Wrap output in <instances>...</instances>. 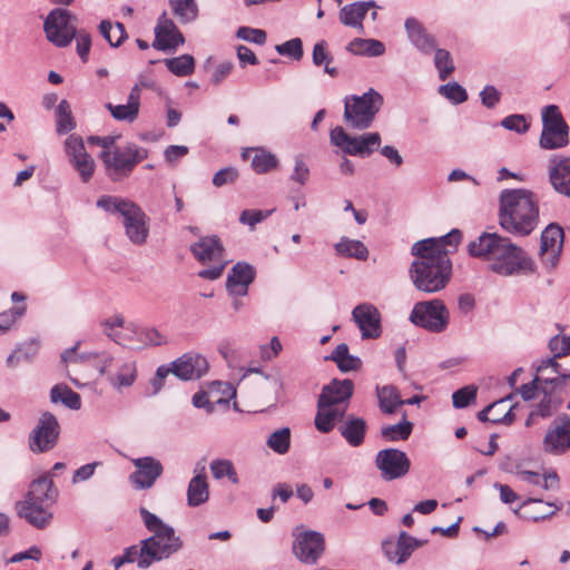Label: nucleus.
Returning <instances> with one entry per match:
<instances>
[{"mask_svg":"<svg viewBox=\"0 0 570 570\" xmlns=\"http://www.w3.org/2000/svg\"><path fill=\"white\" fill-rule=\"evenodd\" d=\"M461 238V232L452 229L442 237L425 238L412 245L411 254L416 258L409 268V275L417 291L432 294L446 286L452 271L446 247L455 248Z\"/></svg>","mask_w":570,"mask_h":570,"instance_id":"1","label":"nucleus"},{"mask_svg":"<svg viewBox=\"0 0 570 570\" xmlns=\"http://www.w3.org/2000/svg\"><path fill=\"white\" fill-rule=\"evenodd\" d=\"M139 514L144 525L153 534L138 544L126 548L122 556L115 557L112 564L116 569L125 563H136L139 569H148L153 563L170 558L184 547V541L176 534L175 529L158 515L144 507L139 509Z\"/></svg>","mask_w":570,"mask_h":570,"instance_id":"2","label":"nucleus"},{"mask_svg":"<svg viewBox=\"0 0 570 570\" xmlns=\"http://www.w3.org/2000/svg\"><path fill=\"white\" fill-rule=\"evenodd\" d=\"M468 252L488 263V268L501 276H513L533 271L532 261L525 252L508 237L498 233H482L470 242Z\"/></svg>","mask_w":570,"mask_h":570,"instance_id":"3","label":"nucleus"},{"mask_svg":"<svg viewBox=\"0 0 570 570\" xmlns=\"http://www.w3.org/2000/svg\"><path fill=\"white\" fill-rule=\"evenodd\" d=\"M499 224L508 233L527 236L539 223V199L529 189H504L500 194Z\"/></svg>","mask_w":570,"mask_h":570,"instance_id":"4","label":"nucleus"},{"mask_svg":"<svg viewBox=\"0 0 570 570\" xmlns=\"http://www.w3.org/2000/svg\"><path fill=\"white\" fill-rule=\"evenodd\" d=\"M97 206L111 214L122 217V226L129 242L134 245H145L149 236V217L140 206L129 199L115 196H102Z\"/></svg>","mask_w":570,"mask_h":570,"instance_id":"5","label":"nucleus"},{"mask_svg":"<svg viewBox=\"0 0 570 570\" xmlns=\"http://www.w3.org/2000/svg\"><path fill=\"white\" fill-rule=\"evenodd\" d=\"M382 106L383 97L374 89H370L362 96H347L344 99V121L352 129H367Z\"/></svg>","mask_w":570,"mask_h":570,"instance_id":"6","label":"nucleus"},{"mask_svg":"<svg viewBox=\"0 0 570 570\" xmlns=\"http://www.w3.org/2000/svg\"><path fill=\"white\" fill-rule=\"evenodd\" d=\"M147 157V149L132 142L115 147L112 150H102L100 154L107 176L114 181L128 177L134 168Z\"/></svg>","mask_w":570,"mask_h":570,"instance_id":"7","label":"nucleus"},{"mask_svg":"<svg viewBox=\"0 0 570 570\" xmlns=\"http://www.w3.org/2000/svg\"><path fill=\"white\" fill-rule=\"evenodd\" d=\"M542 131L539 145L542 149L551 150L568 146L569 126L557 105L542 108Z\"/></svg>","mask_w":570,"mask_h":570,"instance_id":"8","label":"nucleus"},{"mask_svg":"<svg viewBox=\"0 0 570 570\" xmlns=\"http://www.w3.org/2000/svg\"><path fill=\"white\" fill-rule=\"evenodd\" d=\"M330 140L345 154L365 158L379 149L381 135L379 132H365L358 136H351L343 127L338 126L331 130Z\"/></svg>","mask_w":570,"mask_h":570,"instance_id":"9","label":"nucleus"},{"mask_svg":"<svg viewBox=\"0 0 570 570\" xmlns=\"http://www.w3.org/2000/svg\"><path fill=\"white\" fill-rule=\"evenodd\" d=\"M449 309L445 304L438 298L416 303L410 315V321L414 325L432 333L443 332L449 324Z\"/></svg>","mask_w":570,"mask_h":570,"instance_id":"10","label":"nucleus"},{"mask_svg":"<svg viewBox=\"0 0 570 570\" xmlns=\"http://www.w3.org/2000/svg\"><path fill=\"white\" fill-rule=\"evenodd\" d=\"M543 397L534 410L541 417L551 416L562 403V394L570 393V374L561 373L547 376L541 386Z\"/></svg>","mask_w":570,"mask_h":570,"instance_id":"11","label":"nucleus"},{"mask_svg":"<svg viewBox=\"0 0 570 570\" xmlns=\"http://www.w3.org/2000/svg\"><path fill=\"white\" fill-rule=\"evenodd\" d=\"M76 18L65 9H53L46 18L43 28L47 39L57 47L70 45L76 36Z\"/></svg>","mask_w":570,"mask_h":570,"instance_id":"12","label":"nucleus"},{"mask_svg":"<svg viewBox=\"0 0 570 570\" xmlns=\"http://www.w3.org/2000/svg\"><path fill=\"white\" fill-rule=\"evenodd\" d=\"M375 466L384 481H393L405 476L411 468L407 454L399 449H383L375 456Z\"/></svg>","mask_w":570,"mask_h":570,"instance_id":"13","label":"nucleus"},{"mask_svg":"<svg viewBox=\"0 0 570 570\" xmlns=\"http://www.w3.org/2000/svg\"><path fill=\"white\" fill-rule=\"evenodd\" d=\"M60 425L57 417L45 412L38 420V423L29 438V448L33 453H43L51 450L59 436Z\"/></svg>","mask_w":570,"mask_h":570,"instance_id":"14","label":"nucleus"},{"mask_svg":"<svg viewBox=\"0 0 570 570\" xmlns=\"http://www.w3.org/2000/svg\"><path fill=\"white\" fill-rule=\"evenodd\" d=\"M66 154L69 161L79 174L83 183H88L96 168L94 158L87 153L80 136L70 135L65 141Z\"/></svg>","mask_w":570,"mask_h":570,"instance_id":"15","label":"nucleus"},{"mask_svg":"<svg viewBox=\"0 0 570 570\" xmlns=\"http://www.w3.org/2000/svg\"><path fill=\"white\" fill-rule=\"evenodd\" d=\"M171 373L183 381L198 380L208 371V361L199 353L188 352L170 363Z\"/></svg>","mask_w":570,"mask_h":570,"instance_id":"16","label":"nucleus"},{"mask_svg":"<svg viewBox=\"0 0 570 570\" xmlns=\"http://www.w3.org/2000/svg\"><path fill=\"white\" fill-rule=\"evenodd\" d=\"M563 235V229L557 224H550L541 234L540 256L548 268L556 267L559 262Z\"/></svg>","mask_w":570,"mask_h":570,"instance_id":"17","label":"nucleus"},{"mask_svg":"<svg viewBox=\"0 0 570 570\" xmlns=\"http://www.w3.org/2000/svg\"><path fill=\"white\" fill-rule=\"evenodd\" d=\"M546 452L560 455L570 450V416L564 415L553 422L543 439Z\"/></svg>","mask_w":570,"mask_h":570,"instance_id":"18","label":"nucleus"},{"mask_svg":"<svg viewBox=\"0 0 570 570\" xmlns=\"http://www.w3.org/2000/svg\"><path fill=\"white\" fill-rule=\"evenodd\" d=\"M136 471L129 476L134 487L138 490L151 488L163 474L164 468L159 460L153 456L134 459Z\"/></svg>","mask_w":570,"mask_h":570,"instance_id":"19","label":"nucleus"},{"mask_svg":"<svg viewBox=\"0 0 570 570\" xmlns=\"http://www.w3.org/2000/svg\"><path fill=\"white\" fill-rule=\"evenodd\" d=\"M293 551L305 563H315L324 551V537L316 531H304L296 535Z\"/></svg>","mask_w":570,"mask_h":570,"instance_id":"20","label":"nucleus"},{"mask_svg":"<svg viewBox=\"0 0 570 570\" xmlns=\"http://www.w3.org/2000/svg\"><path fill=\"white\" fill-rule=\"evenodd\" d=\"M352 317L362 333V338L370 340L381 336V314L374 305L363 303L355 306Z\"/></svg>","mask_w":570,"mask_h":570,"instance_id":"21","label":"nucleus"},{"mask_svg":"<svg viewBox=\"0 0 570 570\" xmlns=\"http://www.w3.org/2000/svg\"><path fill=\"white\" fill-rule=\"evenodd\" d=\"M155 36L153 47L163 51L175 50L185 42L183 33L171 20L165 18V14L155 28Z\"/></svg>","mask_w":570,"mask_h":570,"instance_id":"22","label":"nucleus"},{"mask_svg":"<svg viewBox=\"0 0 570 570\" xmlns=\"http://www.w3.org/2000/svg\"><path fill=\"white\" fill-rule=\"evenodd\" d=\"M49 508L48 504H40L39 502L24 499L17 503V513L32 527L45 529L53 518Z\"/></svg>","mask_w":570,"mask_h":570,"instance_id":"23","label":"nucleus"},{"mask_svg":"<svg viewBox=\"0 0 570 570\" xmlns=\"http://www.w3.org/2000/svg\"><path fill=\"white\" fill-rule=\"evenodd\" d=\"M254 278V267L247 263L238 262L227 276L226 288L230 295L245 296Z\"/></svg>","mask_w":570,"mask_h":570,"instance_id":"24","label":"nucleus"},{"mask_svg":"<svg viewBox=\"0 0 570 570\" xmlns=\"http://www.w3.org/2000/svg\"><path fill=\"white\" fill-rule=\"evenodd\" d=\"M354 383L352 380H337L334 379L331 383L326 384L322 389V393L318 399H322L324 402L343 407L345 405V410L347 409L350 399L353 395Z\"/></svg>","mask_w":570,"mask_h":570,"instance_id":"25","label":"nucleus"},{"mask_svg":"<svg viewBox=\"0 0 570 570\" xmlns=\"http://www.w3.org/2000/svg\"><path fill=\"white\" fill-rule=\"evenodd\" d=\"M142 87H146L144 82L136 83L131 88L127 104L125 105H112L111 102L106 104V108L116 120L132 122L137 119L140 108V92Z\"/></svg>","mask_w":570,"mask_h":570,"instance_id":"26","label":"nucleus"},{"mask_svg":"<svg viewBox=\"0 0 570 570\" xmlns=\"http://www.w3.org/2000/svg\"><path fill=\"white\" fill-rule=\"evenodd\" d=\"M549 180L557 193L570 198V157L550 160Z\"/></svg>","mask_w":570,"mask_h":570,"instance_id":"27","label":"nucleus"},{"mask_svg":"<svg viewBox=\"0 0 570 570\" xmlns=\"http://www.w3.org/2000/svg\"><path fill=\"white\" fill-rule=\"evenodd\" d=\"M559 509L560 507L554 503L543 502L542 499L529 498L514 510V513L527 521L539 522L552 517Z\"/></svg>","mask_w":570,"mask_h":570,"instance_id":"28","label":"nucleus"},{"mask_svg":"<svg viewBox=\"0 0 570 570\" xmlns=\"http://www.w3.org/2000/svg\"><path fill=\"white\" fill-rule=\"evenodd\" d=\"M379 8L375 1H356L341 8L338 19L346 27L363 32V19L371 9Z\"/></svg>","mask_w":570,"mask_h":570,"instance_id":"29","label":"nucleus"},{"mask_svg":"<svg viewBox=\"0 0 570 570\" xmlns=\"http://www.w3.org/2000/svg\"><path fill=\"white\" fill-rule=\"evenodd\" d=\"M193 255L203 264L222 262L224 248L217 236L200 237L190 246Z\"/></svg>","mask_w":570,"mask_h":570,"instance_id":"30","label":"nucleus"},{"mask_svg":"<svg viewBox=\"0 0 570 570\" xmlns=\"http://www.w3.org/2000/svg\"><path fill=\"white\" fill-rule=\"evenodd\" d=\"M57 498L58 490L53 487L52 478L48 473L31 482L24 499L51 507Z\"/></svg>","mask_w":570,"mask_h":570,"instance_id":"31","label":"nucleus"},{"mask_svg":"<svg viewBox=\"0 0 570 570\" xmlns=\"http://www.w3.org/2000/svg\"><path fill=\"white\" fill-rule=\"evenodd\" d=\"M407 37L412 45L423 53H430L436 48V42L424 26L415 18L411 17L404 23Z\"/></svg>","mask_w":570,"mask_h":570,"instance_id":"32","label":"nucleus"},{"mask_svg":"<svg viewBox=\"0 0 570 570\" xmlns=\"http://www.w3.org/2000/svg\"><path fill=\"white\" fill-rule=\"evenodd\" d=\"M345 405L343 407L328 404L322 399L317 401V413L315 416V426L322 433L331 432L335 423L345 415Z\"/></svg>","mask_w":570,"mask_h":570,"instance_id":"33","label":"nucleus"},{"mask_svg":"<svg viewBox=\"0 0 570 570\" xmlns=\"http://www.w3.org/2000/svg\"><path fill=\"white\" fill-rule=\"evenodd\" d=\"M100 326L102 328L104 334L112 340L115 343L131 347V348H138V346L135 344V341L132 337H128L125 335L120 328H125V318L121 314H114L108 318H105L100 322Z\"/></svg>","mask_w":570,"mask_h":570,"instance_id":"34","label":"nucleus"},{"mask_svg":"<svg viewBox=\"0 0 570 570\" xmlns=\"http://www.w3.org/2000/svg\"><path fill=\"white\" fill-rule=\"evenodd\" d=\"M137 380V366L132 361H124L118 364L115 372L108 374L107 381L117 392L130 387Z\"/></svg>","mask_w":570,"mask_h":570,"instance_id":"35","label":"nucleus"},{"mask_svg":"<svg viewBox=\"0 0 570 570\" xmlns=\"http://www.w3.org/2000/svg\"><path fill=\"white\" fill-rule=\"evenodd\" d=\"M560 364L557 363L553 358H547L541 361L540 365L537 367V372L539 375H537L532 382L528 384H523L519 389V393L521 394L522 399L524 401L532 400L535 395V392L538 389L543 385V379H546L548 375H546V372L550 371L554 374H559Z\"/></svg>","mask_w":570,"mask_h":570,"instance_id":"36","label":"nucleus"},{"mask_svg":"<svg viewBox=\"0 0 570 570\" xmlns=\"http://www.w3.org/2000/svg\"><path fill=\"white\" fill-rule=\"evenodd\" d=\"M252 153L254 156L250 165L255 173L265 174L278 167L277 157L264 148H245L242 153L243 159H249Z\"/></svg>","mask_w":570,"mask_h":570,"instance_id":"37","label":"nucleus"},{"mask_svg":"<svg viewBox=\"0 0 570 570\" xmlns=\"http://www.w3.org/2000/svg\"><path fill=\"white\" fill-rule=\"evenodd\" d=\"M366 429V422L354 415H347L345 422L338 428L342 436L352 446H360L364 442Z\"/></svg>","mask_w":570,"mask_h":570,"instance_id":"38","label":"nucleus"},{"mask_svg":"<svg viewBox=\"0 0 570 570\" xmlns=\"http://www.w3.org/2000/svg\"><path fill=\"white\" fill-rule=\"evenodd\" d=\"M515 478L520 482L533 488L540 487L544 490H554L559 488V476L553 471L541 475L538 472L519 470L515 472Z\"/></svg>","mask_w":570,"mask_h":570,"instance_id":"39","label":"nucleus"},{"mask_svg":"<svg viewBox=\"0 0 570 570\" xmlns=\"http://www.w3.org/2000/svg\"><path fill=\"white\" fill-rule=\"evenodd\" d=\"M205 468H202V472L196 474L188 483L187 488V503L189 507H198L207 502L209 498V487Z\"/></svg>","mask_w":570,"mask_h":570,"instance_id":"40","label":"nucleus"},{"mask_svg":"<svg viewBox=\"0 0 570 570\" xmlns=\"http://www.w3.org/2000/svg\"><path fill=\"white\" fill-rule=\"evenodd\" d=\"M325 360L335 362L340 371L344 373L357 371L362 365L360 357L350 354L348 346L345 343L338 344Z\"/></svg>","mask_w":570,"mask_h":570,"instance_id":"41","label":"nucleus"},{"mask_svg":"<svg viewBox=\"0 0 570 570\" xmlns=\"http://www.w3.org/2000/svg\"><path fill=\"white\" fill-rule=\"evenodd\" d=\"M346 50L353 55L380 57L385 52V46L376 39L355 38L346 46Z\"/></svg>","mask_w":570,"mask_h":570,"instance_id":"42","label":"nucleus"},{"mask_svg":"<svg viewBox=\"0 0 570 570\" xmlns=\"http://www.w3.org/2000/svg\"><path fill=\"white\" fill-rule=\"evenodd\" d=\"M336 254L340 256L356 258L358 261H366L368 257L367 247L357 239H351L348 237H342L337 244H335Z\"/></svg>","mask_w":570,"mask_h":570,"instance_id":"43","label":"nucleus"},{"mask_svg":"<svg viewBox=\"0 0 570 570\" xmlns=\"http://www.w3.org/2000/svg\"><path fill=\"white\" fill-rule=\"evenodd\" d=\"M379 405L382 412L393 414L403 404L399 391L393 385H385L376 389Z\"/></svg>","mask_w":570,"mask_h":570,"instance_id":"44","label":"nucleus"},{"mask_svg":"<svg viewBox=\"0 0 570 570\" xmlns=\"http://www.w3.org/2000/svg\"><path fill=\"white\" fill-rule=\"evenodd\" d=\"M312 60L316 67L324 66V71L331 77L338 75L337 68L331 66L334 58L328 52V43L325 40H320L314 45Z\"/></svg>","mask_w":570,"mask_h":570,"instance_id":"45","label":"nucleus"},{"mask_svg":"<svg viewBox=\"0 0 570 570\" xmlns=\"http://www.w3.org/2000/svg\"><path fill=\"white\" fill-rule=\"evenodd\" d=\"M50 400L53 403L61 402L71 410L81 407L80 395L65 384H57L50 391Z\"/></svg>","mask_w":570,"mask_h":570,"instance_id":"46","label":"nucleus"},{"mask_svg":"<svg viewBox=\"0 0 570 570\" xmlns=\"http://www.w3.org/2000/svg\"><path fill=\"white\" fill-rule=\"evenodd\" d=\"M512 399V395H509L504 399H501L499 401H495L494 403L488 405L485 409L480 411L478 413V419L481 422H492V423H503V424H511L514 421V414L512 412L513 406H510L508 411L503 415H493L489 417L490 412H494L500 406L504 405L505 402L510 401Z\"/></svg>","mask_w":570,"mask_h":570,"instance_id":"47","label":"nucleus"},{"mask_svg":"<svg viewBox=\"0 0 570 570\" xmlns=\"http://www.w3.org/2000/svg\"><path fill=\"white\" fill-rule=\"evenodd\" d=\"M99 31L114 48L119 47L128 38L125 26L120 22L104 20L99 24Z\"/></svg>","mask_w":570,"mask_h":570,"instance_id":"48","label":"nucleus"},{"mask_svg":"<svg viewBox=\"0 0 570 570\" xmlns=\"http://www.w3.org/2000/svg\"><path fill=\"white\" fill-rule=\"evenodd\" d=\"M164 62L168 70L178 77H186L195 71V59L188 53L170 59H165Z\"/></svg>","mask_w":570,"mask_h":570,"instance_id":"49","label":"nucleus"},{"mask_svg":"<svg viewBox=\"0 0 570 570\" xmlns=\"http://www.w3.org/2000/svg\"><path fill=\"white\" fill-rule=\"evenodd\" d=\"M169 4L181 23L191 22L198 16V6L195 0H169Z\"/></svg>","mask_w":570,"mask_h":570,"instance_id":"50","label":"nucleus"},{"mask_svg":"<svg viewBox=\"0 0 570 570\" xmlns=\"http://www.w3.org/2000/svg\"><path fill=\"white\" fill-rule=\"evenodd\" d=\"M126 331L137 335V342L135 344L140 347L141 345L158 346L167 343V338L156 328H142L136 332L134 325L130 324L126 327Z\"/></svg>","mask_w":570,"mask_h":570,"instance_id":"51","label":"nucleus"},{"mask_svg":"<svg viewBox=\"0 0 570 570\" xmlns=\"http://www.w3.org/2000/svg\"><path fill=\"white\" fill-rule=\"evenodd\" d=\"M266 445L277 454H286L291 448V430L282 428L274 431L266 440Z\"/></svg>","mask_w":570,"mask_h":570,"instance_id":"52","label":"nucleus"},{"mask_svg":"<svg viewBox=\"0 0 570 570\" xmlns=\"http://www.w3.org/2000/svg\"><path fill=\"white\" fill-rule=\"evenodd\" d=\"M210 472L216 480H220L223 478H228L229 481L234 484L239 482L237 472L234 468V464L230 460L227 459H216L213 460L209 464Z\"/></svg>","mask_w":570,"mask_h":570,"instance_id":"53","label":"nucleus"},{"mask_svg":"<svg viewBox=\"0 0 570 570\" xmlns=\"http://www.w3.org/2000/svg\"><path fill=\"white\" fill-rule=\"evenodd\" d=\"M412 423L407 420L393 425H385L381 429V435L387 441L407 440L412 432Z\"/></svg>","mask_w":570,"mask_h":570,"instance_id":"54","label":"nucleus"},{"mask_svg":"<svg viewBox=\"0 0 570 570\" xmlns=\"http://www.w3.org/2000/svg\"><path fill=\"white\" fill-rule=\"evenodd\" d=\"M76 126L71 115L70 105L67 100H61L57 108V132L67 134Z\"/></svg>","mask_w":570,"mask_h":570,"instance_id":"55","label":"nucleus"},{"mask_svg":"<svg viewBox=\"0 0 570 570\" xmlns=\"http://www.w3.org/2000/svg\"><path fill=\"white\" fill-rule=\"evenodd\" d=\"M434 65L441 80H445L453 71L454 63L450 52L445 49H434Z\"/></svg>","mask_w":570,"mask_h":570,"instance_id":"56","label":"nucleus"},{"mask_svg":"<svg viewBox=\"0 0 570 570\" xmlns=\"http://www.w3.org/2000/svg\"><path fill=\"white\" fill-rule=\"evenodd\" d=\"M426 543V540H417L416 538L407 534L405 531H401L399 534V549L403 550L399 564L404 563L412 552Z\"/></svg>","mask_w":570,"mask_h":570,"instance_id":"57","label":"nucleus"},{"mask_svg":"<svg viewBox=\"0 0 570 570\" xmlns=\"http://www.w3.org/2000/svg\"><path fill=\"white\" fill-rule=\"evenodd\" d=\"M439 92L453 104H462L468 100L466 90L458 82H449L439 88Z\"/></svg>","mask_w":570,"mask_h":570,"instance_id":"58","label":"nucleus"},{"mask_svg":"<svg viewBox=\"0 0 570 570\" xmlns=\"http://www.w3.org/2000/svg\"><path fill=\"white\" fill-rule=\"evenodd\" d=\"M478 387L475 385H466L459 389L452 395L453 406L455 409H464L476 397Z\"/></svg>","mask_w":570,"mask_h":570,"instance_id":"59","label":"nucleus"},{"mask_svg":"<svg viewBox=\"0 0 570 570\" xmlns=\"http://www.w3.org/2000/svg\"><path fill=\"white\" fill-rule=\"evenodd\" d=\"M275 50L282 55L289 57L294 60H301L303 57V42L299 38H293L275 47Z\"/></svg>","mask_w":570,"mask_h":570,"instance_id":"60","label":"nucleus"},{"mask_svg":"<svg viewBox=\"0 0 570 570\" xmlns=\"http://www.w3.org/2000/svg\"><path fill=\"white\" fill-rule=\"evenodd\" d=\"M501 126L508 130L515 131L518 134H525L530 125L523 115H510L502 119Z\"/></svg>","mask_w":570,"mask_h":570,"instance_id":"61","label":"nucleus"},{"mask_svg":"<svg viewBox=\"0 0 570 570\" xmlns=\"http://www.w3.org/2000/svg\"><path fill=\"white\" fill-rule=\"evenodd\" d=\"M272 210H256V209H245L239 215V223L244 225H248L252 229L255 228V226L265 220L269 215Z\"/></svg>","mask_w":570,"mask_h":570,"instance_id":"62","label":"nucleus"},{"mask_svg":"<svg viewBox=\"0 0 570 570\" xmlns=\"http://www.w3.org/2000/svg\"><path fill=\"white\" fill-rule=\"evenodd\" d=\"M549 348L554 354L552 357H560L570 353V336H554L549 341Z\"/></svg>","mask_w":570,"mask_h":570,"instance_id":"63","label":"nucleus"},{"mask_svg":"<svg viewBox=\"0 0 570 570\" xmlns=\"http://www.w3.org/2000/svg\"><path fill=\"white\" fill-rule=\"evenodd\" d=\"M238 178V170L235 167H225L218 170L213 177V185L222 187L224 185L233 184Z\"/></svg>","mask_w":570,"mask_h":570,"instance_id":"64","label":"nucleus"}]
</instances>
